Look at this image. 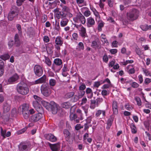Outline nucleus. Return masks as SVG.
I'll list each match as a JSON object with an SVG mask.
<instances>
[{"label":"nucleus","mask_w":151,"mask_h":151,"mask_svg":"<svg viewBox=\"0 0 151 151\" xmlns=\"http://www.w3.org/2000/svg\"><path fill=\"white\" fill-rule=\"evenodd\" d=\"M76 2L79 6L82 7L86 5V2L84 0H76Z\"/></svg>","instance_id":"nucleus-31"},{"label":"nucleus","mask_w":151,"mask_h":151,"mask_svg":"<svg viewBox=\"0 0 151 151\" xmlns=\"http://www.w3.org/2000/svg\"><path fill=\"white\" fill-rule=\"evenodd\" d=\"M53 63L57 65L63 66L62 61L61 59L59 58L55 59L54 60Z\"/></svg>","instance_id":"nucleus-28"},{"label":"nucleus","mask_w":151,"mask_h":151,"mask_svg":"<svg viewBox=\"0 0 151 151\" xmlns=\"http://www.w3.org/2000/svg\"><path fill=\"white\" fill-rule=\"evenodd\" d=\"M56 83V81L55 79H51L49 80V84L51 86H55Z\"/></svg>","instance_id":"nucleus-43"},{"label":"nucleus","mask_w":151,"mask_h":151,"mask_svg":"<svg viewBox=\"0 0 151 151\" xmlns=\"http://www.w3.org/2000/svg\"><path fill=\"white\" fill-rule=\"evenodd\" d=\"M140 27L141 29L144 31H146L149 29H151V25L148 26L146 24L141 25Z\"/></svg>","instance_id":"nucleus-32"},{"label":"nucleus","mask_w":151,"mask_h":151,"mask_svg":"<svg viewBox=\"0 0 151 151\" xmlns=\"http://www.w3.org/2000/svg\"><path fill=\"white\" fill-rule=\"evenodd\" d=\"M64 15H62L60 17L62 20L60 22V26L62 27H64L67 25L69 22V19L67 17L64 16Z\"/></svg>","instance_id":"nucleus-14"},{"label":"nucleus","mask_w":151,"mask_h":151,"mask_svg":"<svg viewBox=\"0 0 151 151\" xmlns=\"http://www.w3.org/2000/svg\"><path fill=\"white\" fill-rule=\"evenodd\" d=\"M62 14H63L64 16L70 18L73 17V14L71 13V10L70 8L66 6H63L62 7Z\"/></svg>","instance_id":"nucleus-9"},{"label":"nucleus","mask_w":151,"mask_h":151,"mask_svg":"<svg viewBox=\"0 0 151 151\" xmlns=\"http://www.w3.org/2000/svg\"><path fill=\"white\" fill-rule=\"evenodd\" d=\"M76 49L80 51L83 50L84 49V46L83 43L82 42H79L77 47Z\"/></svg>","instance_id":"nucleus-36"},{"label":"nucleus","mask_w":151,"mask_h":151,"mask_svg":"<svg viewBox=\"0 0 151 151\" xmlns=\"http://www.w3.org/2000/svg\"><path fill=\"white\" fill-rule=\"evenodd\" d=\"M83 14L85 16L88 17L91 14L90 12L88 10H86L84 12Z\"/></svg>","instance_id":"nucleus-56"},{"label":"nucleus","mask_w":151,"mask_h":151,"mask_svg":"<svg viewBox=\"0 0 151 151\" xmlns=\"http://www.w3.org/2000/svg\"><path fill=\"white\" fill-rule=\"evenodd\" d=\"M131 131L132 133L135 134L137 132V129L134 125L132 123L130 125Z\"/></svg>","instance_id":"nucleus-41"},{"label":"nucleus","mask_w":151,"mask_h":151,"mask_svg":"<svg viewBox=\"0 0 151 151\" xmlns=\"http://www.w3.org/2000/svg\"><path fill=\"white\" fill-rule=\"evenodd\" d=\"M17 109L15 108L13 109L11 111V116H12L15 117L17 116Z\"/></svg>","instance_id":"nucleus-44"},{"label":"nucleus","mask_w":151,"mask_h":151,"mask_svg":"<svg viewBox=\"0 0 151 151\" xmlns=\"http://www.w3.org/2000/svg\"><path fill=\"white\" fill-rule=\"evenodd\" d=\"M10 109V106L8 104L5 103L3 105V111L4 114L7 113Z\"/></svg>","instance_id":"nucleus-21"},{"label":"nucleus","mask_w":151,"mask_h":151,"mask_svg":"<svg viewBox=\"0 0 151 151\" xmlns=\"http://www.w3.org/2000/svg\"><path fill=\"white\" fill-rule=\"evenodd\" d=\"M27 128L25 127V128H23V129L20 130L17 132V134H21L22 133L24 132L27 130Z\"/></svg>","instance_id":"nucleus-52"},{"label":"nucleus","mask_w":151,"mask_h":151,"mask_svg":"<svg viewBox=\"0 0 151 151\" xmlns=\"http://www.w3.org/2000/svg\"><path fill=\"white\" fill-rule=\"evenodd\" d=\"M82 108L84 110L86 116H87V114L88 112V106L87 105H85L82 106Z\"/></svg>","instance_id":"nucleus-48"},{"label":"nucleus","mask_w":151,"mask_h":151,"mask_svg":"<svg viewBox=\"0 0 151 151\" xmlns=\"http://www.w3.org/2000/svg\"><path fill=\"white\" fill-rule=\"evenodd\" d=\"M18 14V10L16 7H14L9 14L8 18L9 20L12 21Z\"/></svg>","instance_id":"nucleus-7"},{"label":"nucleus","mask_w":151,"mask_h":151,"mask_svg":"<svg viewBox=\"0 0 151 151\" xmlns=\"http://www.w3.org/2000/svg\"><path fill=\"white\" fill-rule=\"evenodd\" d=\"M25 0H17V6H20Z\"/></svg>","instance_id":"nucleus-63"},{"label":"nucleus","mask_w":151,"mask_h":151,"mask_svg":"<svg viewBox=\"0 0 151 151\" xmlns=\"http://www.w3.org/2000/svg\"><path fill=\"white\" fill-rule=\"evenodd\" d=\"M41 91L42 93L46 96H48L51 93L50 87L47 84H44L42 85L41 87Z\"/></svg>","instance_id":"nucleus-5"},{"label":"nucleus","mask_w":151,"mask_h":151,"mask_svg":"<svg viewBox=\"0 0 151 151\" xmlns=\"http://www.w3.org/2000/svg\"><path fill=\"white\" fill-rule=\"evenodd\" d=\"M55 48L58 51H60V46H62L63 43V40L62 38L60 36L57 37L55 39Z\"/></svg>","instance_id":"nucleus-10"},{"label":"nucleus","mask_w":151,"mask_h":151,"mask_svg":"<svg viewBox=\"0 0 151 151\" xmlns=\"http://www.w3.org/2000/svg\"><path fill=\"white\" fill-rule=\"evenodd\" d=\"M19 148L20 151H27L28 150L27 145L24 144H20Z\"/></svg>","instance_id":"nucleus-29"},{"label":"nucleus","mask_w":151,"mask_h":151,"mask_svg":"<svg viewBox=\"0 0 151 151\" xmlns=\"http://www.w3.org/2000/svg\"><path fill=\"white\" fill-rule=\"evenodd\" d=\"M83 127V126L79 124H77L75 126V129L77 130H79Z\"/></svg>","instance_id":"nucleus-54"},{"label":"nucleus","mask_w":151,"mask_h":151,"mask_svg":"<svg viewBox=\"0 0 151 151\" xmlns=\"http://www.w3.org/2000/svg\"><path fill=\"white\" fill-rule=\"evenodd\" d=\"M94 15L95 16V19L97 21V20H99L100 19V16L99 14V12L97 11L94 13Z\"/></svg>","instance_id":"nucleus-55"},{"label":"nucleus","mask_w":151,"mask_h":151,"mask_svg":"<svg viewBox=\"0 0 151 151\" xmlns=\"http://www.w3.org/2000/svg\"><path fill=\"white\" fill-rule=\"evenodd\" d=\"M63 133L64 136L66 138L68 139L70 138V132L68 130L66 129H65L63 130Z\"/></svg>","instance_id":"nucleus-33"},{"label":"nucleus","mask_w":151,"mask_h":151,"mask_svg":"<svg viewBox=\"0 0 151 151\" xmlns=\"http://www.w3.org/2000/svg\"><path fill=\"white\" fill-rule=\"evenodd\" d=\"M29 109V106L28 104H23L19 107L18 111L19 112H22L24 118L27 119L29 118L30 114H32L35 113L33 109Z\"/></svg>","instance_id":"nucleus-1"},{"label":"nucleus","mask_w":151,"mask_h":151,"mask_svg":"<svg viewBox=\"0 0 151 151\" xmlns=\"http://www.w3.org/2000/svg\"><path fill=\"white\" fill-rule=\"evenodd\" d=\"M105 113L106 111L105 110H99L96 111L95 116L97 117H99L100 115L102 114L103 116H105Z\"/></svg>","instance_id":"nucleus-30"},{"label":"nucleus","mask_w":151,"mask_h":151,"mask_svg":"<svg viewBox=\"0 0 151 151\" xmlns=\"http://www.w3.org/2000/svg\"><path fill=\"white\" fill-rule=\"evenodd\" d=\"M110 53L112 54H114L117 52V50L116 49H113L110 50L109 51Z\"/></svg>","instance_id":"nucleus-57"},{"label":"nucleus","mask_w":151,"mask_h":151,"mask_svg":"<svg viewBox=\"0 0 151 151\" xmlns=\"http://www.w3.org/2000/svg\"><path fill=\"white\" fill-rule=\"evenodd\" d=\"M73 20L78 24H84L86 22V20L84 17L81 13L78 14L73 18Z\"/></svg>","instance_id":"nucleus-6"},{"label":"nucleus","mask_w":151,"mask_h":151,"mask_svg":"<svg viewBox=\"0 0 151 151\" xmlns=\"http://www.w3.org/2000/svg\"><path fill=\"white\" fill-rule=\"evenodd\" d=\"M61 105L62 107L67 109L70 107V104L69 102H66L63 103Z\"/></svg>","instance_id":"nucleus-40"},{"label":"nucleus","mask_w":151,"mask_h":151,"mask_svg":"<svg viewBox=\"0 0 151 151\" xmlns=\"http://www.w3.org/2000/svg\"><path fill=\"white\" fill-rule=\"evenodd\" d=\"M45 137L47 140L52 142H55L57 140L56 137L51 134H46Z\"/></svg>","instance_id":"nucleus-17"},{"label":"nucleus","mask_w":151,"mask_h":151,"mask_svg":"<svg viewBox=\"0 0 151 151\" xmlns=\"http://www.w3.org/2000/svg\"><path fill=\"white\" fill-rule=\"evenodd\" d=\"M139 14V12L137 9H132L127 13V18L128 20L131 21L135 20L138 18Z\"/></svg>","instance_id":"nucleus-4"},{"label":"nucleus","mask_w":151,"mask_h":151,"mask_svg":"<svg viewBox=\"0 0 151 151\" xmlns=\"http://www.w3.org/2000/svg\"><path fill=\"white\" fill-rule=\"evenodd\" d=\"M134 99L137 102V105L139 106H141L142 102L140 99L139 97L136 96L134 98Z\"/></svg>","instance_id":"nucleus-42"},{"label":"nucleus","mask_w":151,"mask_h":151,"mask_svg":"<svg viewBox=\"0 0 151 151\" xmlns=\"http://www.w3.org/2000/svg\"><path fill=\"white\" fill-rule=\"evenodd\" d=\"M85 93V92L84 91L79 90L78 92V98L76 99H78L80 98H82Z\"/></svg>","instance_id":"nucleus-39"},{"label":"nucleus","mask_w":151,"mask_h":151,"mask_svg":"<svg viewBox=\"0 0 151 151\" xmlns=\"http://www.w3.org/2000/svg\"><path fill=\"white\" fill-rule=\"evenodd\" d=\"M80 35L83 38H84L85 37H87V35L86 33V28L83 27H82L80 30Z\"/></svg>","instance_id":"nucleus-22"},{"label":"nucleus","mask_w":151,"mask_h":151,"mask_svg":"<svg viewBox=\"0 0 151 151\" xmlns=\"http://www.w3.org/2000/svg\"><path fill=\"white\" fill-rule=\"evenodd\" d=\"M74 93L73 92H69L67 93L65 95V97L67 98H70L74 95Z\"/></svg>","instance_id":"nucleus-50"},{"label":"nucleus","mask_w":151,"mask_h":151,"mask_svg":"<svg viewBox=\"0 0 151 151\" xmlns=\"http://www.w3.org/2000/svg\"><path fill=\"white\" fill-rule=\"evenodd\" d=\"M40 111H38L39 113L31 116L29 118L30 121L33 122H36L39 120L43 117L42 113Z\"/></svg>","instance_id":"nucleus-8"},{"label":"nucleus","mask_w":151,"mask_h":151,"mask_svg":"<svg viewBox=\"0 0 151 151\" xmlns=\"http://www.w3.org/2000/svg\"><path fill=\"white\" fill-rule=\"evenodd\" d=\"M45 63L48 66H50L51 65V62L50 60L48 58H45Z\"/></svg>","instance_id":"nucleus-51"},{"label":"nucleus","mask_w":151,"mask_h":151,"mask_svg":"<svg viewBox=\"0 0 151 151\" xmlns=\"http://www.w3.org/2000/svg\"><path fill=\"white\" fill-rule=\"evenodd\" d=\"M101 40L104 43H108V40L106 39L105 35L102 34L101 36Z\"/></svg>","instance_id":"nucleus-37"},{"label":"nucleus","mask_w":151,"mask_h":151,"mask_svg":"<svg viewBox=\"0 0 151 151\" xmlns=\"http://www.w3.org/2000/svg\"><path fill=\"white\" fill-rule=\"evenodd\" d=\"M76 112L78 114L79 119L82 120L83 119V114L82 113V111L80 109H78L77 110Z\"/></svg>","instance_id":"nucleus-35"},{"label":"nucleus","mask_w":151,"mask_h":151,"mask_svg":"<svg viewBox=\"0 0 151 151\" xmlns=\"http://www.w3.org/2000/svg\"><path fill=\"white\" fill-rule=\"evenodd\" d=\"M104 23L102 21H99L98 22V29L99 31H101L102 28L104 27Z\"/></svg>","instance_id":"nucleus-34"},{"label":"nucleus","mask_w":151,"mask_h":151,"mask_svg":"<svg viewBox=\"0 0 151 151\" xmlns=\"http://www.w3.org/2000/svg\"><path fill=\"white\" fill-rule=\"evenodd\" d=\"M100 81H96L94 83L93 86L95 87L98 88L101 84L102 82Z\"/></svg>","instance_id":"nucleus-53"},{"label":"nucleus","mask_w":151,"mask_h":151,"mask_svg":"<svg viewBox=\"0 0 151 151\" xmlns=\"http://www.w3.org/2000/svg\"><path fill=\"white\" fill-rule=\"evenodd\" d=\"M17 90L18 93L22 95L27 94L29 91V88L27 84L24 81H21L17 86Z\"/></svg>","instance_id":"nucleus-3"},{"label":"nucleus","mask_w":151,"mask_h":151,"mask_svg":"<svg viewBox=\"0 0 151 151\" xmlns=\"http://www.w3.org/2000/svg\"><path fill=\"white\" fill-rule=\"evenodd\" d=\"M46 77L45 75H44L42 77L35 81L36 84H39L44 83L46 81Z\"/></svg>","instance_id":"nucleus-23"},{"label":"nucleus","mask_w":151,"mask_h":151,"mask_svg":"<svg viewBox=\"0 0 151 151\" xmlns=\"http://www.w3.org/2000/svg\"><path fill=\"white\" fill-rule=\"evenodd\" d=\"M91 46L93 47H98V45L96 41H93L92 42Z\"/></svg>","instance_id":"nucleus-64"},{"label":"nucleus","mask_w":151,"mask_h":151,"mask_svg":"<svg viewBox=\"0 0 151 151\" xmlns=\"http://www.w3.org/2000/svg\"><path fill=\"white\" fill-rule=\"evenodd\" d=\"M86 92L87 95V97L91 99L93 96V93L91 89L89 88H87L86 89Z\"/></svg>","instance_id":"nucleus-26"},{"label":"nucleus","mask_w":151,"mask_h":151,"mask_svg":"<svg viewBox=\"0 0 151 151\" xmlns=\"http://www.w3.org/2000/svg\"><path fill=\"white\" fill-rule=\"evenodd\" d=\"M70 120L74 121L75 123H78L79 122V119L77 118V116L75 114L71 113L70 116Z\"/></svg>","instance_id":"nucleus-18"},{"label":"nucleus","mask_w":151,"mask_h":151,"mask_svg":"<svg viewBox=\"0 0 151 151\" xmlns=\"http://www.w3.org/2000/svg\"><path fill=\"white\" fill-rule=\"evenodd\" d=\"M95 23L94 19L92 17H89L87 18L86 21V25L88 27H93Z\"/></svg>","instance_id":"nucleus-13"},{"label":"nucleus","mask_w":151,"mask_h":151,"mask_svg":"<svg viewBox=\"0 0 151 151\" xmlns=\"http://www.w3.org/2000/svg\"><path fill=\"white\" fill-rule=\"evenodd\" d=\"M50 147L52 151H58L60 147V144L58 143L54 144H50Z\"/></svg>","instance_id":"nucleus-19"},{"label":"nucleus","mask_w":151,"mask_h":151,"mask_svg":"<svg viewBox=\"0 0 151 151\" xmlns=\"http://www.w3.org/2000/svg\"><path fill=\"white\" fill-rule=\"evenodd\" d=\"M127 71L129 74L134 73L135 72V70L133 68V65H129L126 68Z\"/></svg>","instance_id":"nucleus-24"},{"label":"nucleus","mask_w":151,"mask_h":151,"mask_svg":"<svg viewBox=\"0 0 151 151\" xmlns=\"http://www.w3.org/2000/svg\"><path fill=\"white\" fill-rule=\"evenodd\" d=\"M34 70L35 74L40 77L42 75L43 70L42 67L38 65H36L34 67Z\"/></svg>","instance_id":"nucleus-11"},{"label":"nucleus","mask_w":151,"mask_h":151,"mask_svg":"<svg viewBox=\"0 0 151 151\" xmlns=\"http://www.w3.org/2000/svg\"><path fill=\"white\" fill-rule=\"evenodd\" d=\"M138 80L140 83H142L143 81V76L142 75H140L138 76Z\"/></svg>","instance_id":"nucleus-60"},{"label":"nucleus","mask_w":151,"mask_h":151,"mask_svg":"<svg viewBox=\"0 0 151 151\" xmlns=\"http://www.w3.org/2000/svg\"><path fill=\"white\" fill-rule=\"evenodd\" d=\"M99 5L101 10H102L104 9V4L103 3L101 0H100L99 2Z\"/></svg>","instance_id":"nucleus-62"},{"label":"nucleus","mask_w":151,"mask_h":151,"mask_svg":"<svg viewBox=\"0 0 151 151\" xmlns=\"http://www.w3.org/2000/svg\"><path fill=\"white\" fill-rule=\"evenodd\" d=\"M118 42L116 40L113 41L112 43V47H118Z\"/></svg>","instance_id":"nucleus-58"},{"label":"nucleus","mask_w":151,"mask_h":151,"mask_svg":"<svg viewBox=\"0 0 151 151\" xmlns=\"http://www.w3.org/2000/svg\"><path fill=\"white\" fill-rule=\"evenodd\" d=\"M135 52L140 57L141 55H142V52L141 50L139 48L136 47L135 49Z\"/></svg>","instance_id":"nucleus-49"},{"label":"nucleus","mask_w":151,"mask_h":151,"mask_svg":"<svg viewBox=\"0 0 151 151\" xmlns=\"http://www.w3.org/2000/svg\"><path fill=\"white\" fill-rule=\"evenodd\" d=\"M151 82V79L148 78H146L144 81V83L146 85L148 84L149 83Z\"/></svg>","instance_id":"nucleus-61"},{"label":"nucleus","mask_w":151,"mask_h":151,"mask_svg":"<svg viewBox=\"0 0 151 151\" xmlns=\"http://www.w3.org/2000/svg\"><path fill=\"white\" fill-rule=\"evenodd\" d=\"M109 90H106L104 89L102 90L101 94L102 95L104 96L109 95Z\"/></svg>","instance_id":"nucleus-45"},{"label":"nucleus","mask_w":151,"mask_h":151,"mask_svg":"<svg viewBox=\"0 0 151 151\" xmlns=\"http://www.w3.org/2000/svg\"><path fill=\"white\" fill-rule=\"evenodd\" d=\"M101 84L104 83L106 82L107 83V84H104L101 87V88L102 89H108L111 86V84L110 80L108 78H106L103 81H101Z\"/></svg>","instance_id":"nucleus-12"},{"label":"nucleus","mask_w":151,"mask_h":151,"mask_svg":"<svg viewBox=\"0 0 151 151\" xmlns=\"http://www.w3.org/2000/svg\"><path fill=\"white\" fill-rule=\"evenodd\" d=\"M39 102L37 101H34L33 102V106L38 111H41V113H44L43 108L39 104Z\"/></svg>","instance_id":"nucleus-15"},{"label":"nucleus","mask_w":151,"mask_h":151,"mask_svg":"<svg viewBox=\"0 0 151 151\" xmlns=\"http://www.w3.org/2000/svg\"><path fill=\"white\" fill-rule=\"evenodd\" d=\"M19 78L18 75L15 73L8 79V82L9 83H12L17 81Z\"/></svg>","instance_id":"nucleus-16"},{"label":"nucleus","mask_w":151,"mask_h":151,"mask_svg":"<svg viewBox=\"0 0 151 151\" xmlns=\"http://www.w3.org/2000/svg\"><path fill=\"white\" fill-rule=\"evenodd\" d=\"M124 107L126 109L129 111L132 109L133 108L132 106L129 103H126L124 105Z\"/></svg>","instance_id":"nucleus-38"},{"label":"nucleus","mask_w":151,"mask_h":151,"mask_svg":"<svg viewBox=\"0 0 151 151\" xmlns=\"http://www.w3.org/2000/svg\"><path fill=\"white\" fill-rule=\"evenodd\" d=\"M1 57L2 60H5L9 59L10 56L8 54H4L1 56Z\"/></svg>","instance_id":"nucleus-46"},{"label":"nucleus","mask_w":151,"mask_h":151,"mask_svg":"<svg viewBox=\"0 0 151 151\" xmlns=\"http://www.w3.org/2000/svg\"><path fill=\"white\" fill-rule=\"evenodd\" d=\"M139 84L135 82H133L131 84L132 86L134 88H136L139 86Z\"/></svg>","instance_id":"nucleus-59"},{"label":"nucleus","mask_w":151,"mask_h":151,"mask_svg":"<svg viewBox=\"0 0 151 151\" xmlns=\"http://www.w3.org/2000/svg\"><path fill=\"white\" fill-rule=\"evenodd\" d=\"M112 108L113 113L117 114L118 112L117 103L116 101H114L112 103Z\"/></svg>","instance_id":"nucleus-25"},{"label":"nucleus","mask_w":151,"mask_h":151,"mask_svg":"<svg viewBox=\"0 0 151 151\" xmlns=\"http://www.w3.org/2000/svg\"><path fill=\"white\" fill-rule=\"evenodd\" d=\"M62 67L57 65L56 64L53 63L52 66V69L55 72H58L60 70Z\"/></svg>","instance_id":"nucleus-27"},{"label":"nucleus","mask_w":151,"mask_h":151,"mask_svg":"<svg viewBox=\"0 0 151 151\" xmlns=\"http://www.w3.org/2000/svg\"><path fill=\"white\" fill-rule=\"evenodd\" d=\"M59 10V9L57 8L55 9L53 11L55 14V17L58 19H60V17L63 14H64L63 13L62 14V12L60 11Z\"/></svg>","instance_id":"nucleus-20"},{"label":"nucleus","mask_w":151,"mask_h":151,"mask_svg":"<svg viewBox=\"0 0 151 151\" xmlns=\"http://www.w3.org/2000/svg\"><path fill=\"white\" fill-rule=\"evenodd\" d=\"M143 71L145 76H151V74L147 69L143 68Z\"/></svg>","instance_id":"nucleus-47"},{"label":"nucleus","mask_w":151,"mask_h":151,"mask_svg":"<svg viewBox=\"0 0 151 151\" xmlns=\"http://www.w3.org/2000/svg\"><path fill=\"white\" fill-rule=\"evenodd\" d=\"M42 105L49 111H51L53 114H56L58 111L57 105L54 101H51L50 103L42 101H41Z\"/></svg>","instance_id":"nucleus-2"}]
</instances>
